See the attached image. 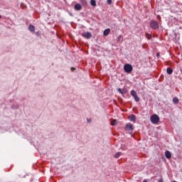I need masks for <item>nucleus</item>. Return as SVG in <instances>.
Wrapping results in <instances>:
<instances>
[{"label":"nucleus","mask_w":182,"mask_h":182,"mask_svg":"<svg viewBox=\"0 0 182 182\" xmlns=\"http://www.w3.org/2000/svg\"><path fill=\"white\" fill-rule=\"evenodd\" d=\"M71 70H75V68H72Z\"/></svg>","instance_id":"nucleus-23"},{"label":"nucleus","mask_w":182,"mask_h":182,"mask_svg":"<svg viewBox=\"0 0 182 182\" xmlns=\"http://www.w3.org/2000/svg\"><path fill=\"white\" fill-rule=\"evenodd\" d=\"M110 33V28H107L104 31V36H107Z\"/></svg>","instance_id":"nucleus-9"},{"label":"nucleus","mask_w":182,"mask_h":182,"mask_svg":"<svg viewBox=\"0 0 182 182\" xmlns=\"http://www.w3.org/2000/svg\"><path fill=\"white\" fill-rule=\"evenodd\" d=\"M74 8L75 11H80L82 9V5H80V4H76Z\"/></svg>","instance_id":"nucleus-7"},{"label":"nucleus","mask_w":182,"mask_h":182,"mask_svg":"<svg viewBox=\"0 0 182 182\" xmlns=\"http://www.w3.org/2000/svg\"><path fill=\"white\" fill-rule=\"evenodd\" d=\"M1 18V16L0 15V18Z\"/></svg>","instance_id":"nucleus-26"},{"label":"nucleus","mask_w":182,"mask_h":182,"mask_svg":"<svg viewBox=\"0 0 182 182\" xmlns=\"http://www.w3.org/2000/svg\"><path fill=\"white\" fill-rule=\"evenodd\" d=\"M111 124L112 126H116V124H117V120L114 119L111 122Z\"/></svg>","instance_id":"nucleus-17"},{"label":"nucleus","mask_w":182,"mask_h":182,"mask_svg":"<svg viewBox=\"0 0 182 182\" xmlns=\"http://www.w3.org/2000/svg\"><path fill=\"white\" fill-rule=\"evenodd\" d=\"M118 92H119V93H120L121 95H123V91H122V89H121V88H119V89H118Z\"/></svg>","instance_id":"nucleus-19"},{"label":"nucleus","mask_w":182,"mask_h":182,"mask_svg":"<svg viewBox=\"0 0 182 182\" xmlns=\"http://www.w3.org/2000/svg\"><path fill=\"white\" fill-rule=\"evenodd\" d=\"M123 41V36L122 35H119L117 38V42H122Z\"/></svg>","instance_id":"nucleus-12"},{"label":"nucleus","mask_w":182,"mask_h":182,"mask_svg":"<svg viewBox=\"0 0 182 182\" xmlns=\"http://www.w3.org/2000/svg\"><path fill=\"white\" fill-rule=\"evenodd\" d=\"M143 182H147V181H146V180H144V181Z\"/></svg>","instance_id":"nucleus-25"},{"label":"nucleus","mask_w":182,"mask_h":182,"mask_svg":"<svg viewBox=\"0 0 182 182\" xmlns=\"http://www.w3.org/2000/svg\"><path fill=\"white\" fill-rule=\"evenodd\" d=\"M124 70L127 73H132V71L133 70V67L130 64H125L124 66Z\"/></svg>","instance_id":"nucleus-3"},{"label":"nucleus","mask_w":182,"mask_h":182,"mask_svg":"<svg viewBox=\"0 0 182 182\" xmlns=\"http://www.w3.org/2000/svg\"><path fill=\"white\" fill-rule=\"evenodd\" d=\"M165 156L166 157V159H171V152H170V151H166Z\"/></svg>","instance_id":"nucleus-8"},{"label":"nucleus","mask_w":182,"mask_h":182,"mask_svg":"<svg viewBox=\"0 0 182 182\" xmlns=\"http://www.w3.org/2000/svg\"><path fill=\"white\" fill-rule=\"evenodd\" d=\"M82 36H83V38H85V39H90V38H92V33L90 32L83 33L82 34Z\"/></svg>","instance_id":"nucleus-5"},{"label":"nucleus","mask_w":182,"mask_h":182,"mask_svg":"<svg viewBox=\"0 0 182 182\" xmlns=\"http://www.w3.org/2000/svg\"><path fill=\"white\" fill-rule=\"evenodd\" d=\"M90 4L92 6H96V0H90Z\"/></svg>","instance_id":"nucleus-16"},{"label":"nucleus","mask_w":182,"mask_h":182,"mask_svg":"<svg viewBox=\"0 0 182 182\" xmlns=\"http://www.w3.org/2000/svg\"><path fill=\"white\" fill-rule=\"evenodd\" d=\"M158 182H163V178H161L158 181Z\"/></svg>","instance_id":"nucleus-21"},{"label":"nucleus","mask_w":182,"mask_h":182,"mask_svg":"<svg viewBox=\"0 0 182 182\" xmlns=\"http://www.w3.org/2000/svg\"><path fill=\"white\" fill-rule=\"evenodd\" d=\"M119 156H122V153L117 152V153H116V154L114 155V157L115 159H119Z\"/></svg>","instance_id":"nucleus-15"},{"label":"nucleus","mask_w":182,"mask_h":182,"mask_svg":"<svg viewBox=\"0 0 182 182\" xmlns=\"http://www.w3.org/2000/svg\"><path fill=\"white\" fill-rule=\"evenodd\" d=\"M129 120L130 122H134L136 120V116L134 114L129 115Z\"/></svg>","instance_id":"nucleus-11"},{"label":"nucleus","mask_w":182,"mask_h":182,"mask_svg":"<svg viewBox=\"0 0 182 182\" xmlns=\"http://www.w3.org/2000/svg\"><path fill=\"white\" fill-rule=\"evenodd\" d=\"M107 4L109 5H112V0H107Z\"/></svg>","instance_id":"nucleus-20"},{"label":"nucleus","mask_w":182,"mask_h":182,"mask_svg":"<svg viewBox=\"0 0 182 182\" xmlns=\"http://www.w3.org/2000/svg\"><path fill=\"white\" fill-rule=\"evenodd\" d=\"M150 28L154 29L155 31L159 29V22L157 21H151L150 23Z\"/></svg>","instance_id":"nucleus-2"},{"label":"nucleus","mask_w":182,"mask_h":182,"mask_svg":"<svg viewBox=\"0 0 182 182\" xmlns=\"http://www.w3.org/2000/svg\"><path fill=\"white\" fill-rule=\"evenodd\" d=\"M156 57H157V58H160V53H156Z\"/></svg>","instance_id":"nucleus-22"},{"label":"nucleus","mask_w":182,"mask_h":182,"mask_svg":"<svg viewBox=\"0 0 182 182\" xmlns=\"http://www.w3.org/2000/svg\"><path fill=\"white\" fill-rule=\"evenodd\" d=\"M87 122H92V119H87Z\"/></svg>","instance_id":"nucleus-24"},{"label":"nucleus","mask_w":182,"mask_h":182,"mask_svg":"<svg viewBox=\"0 0 182 182\" xmlns=\"http://www.w3.org/2000/svg\"><path fill=\"white\" fill-rule=\"evenodd\" d=\"M81 4L84 5V6H86V5H87V1H86V0H81Z\"/></svg>","instance_id":"nucleus-18"},{"label":"nucleus","mask_w":182,"mask_h":182,"mask_svg":"<svg viewBox=\"0 0 182 182\" xmlns=\"http://www.w3.org/2000/svg\"><path fill=\"white\" fill-rule=\"evenodd\" d=\"M28 31H30V32H35V26L33 25H30L28 26Z\"/></svg>","instance_id":"nucleus-10"},{"label":"nucleus","mask_w":182,"mask_h":182,"mask_svg":"<svg viewBox=\"0 0 182 182\" xmlns=\"http://www.w3.org/2000/svg\"><path fill=\"white\" fill-rule=\"evenodd\" d=\"M173 103H175V105H178L179 100L176 97H175L173 99Z\"/></svg>","instance_id":"nucleus-14"},{"label":"nucleus","mask_w":182,"mask_h":182,"mask_svg":"<svg viewBox=\"0 0 182 182\" xmlns=\"http://www.w3.org/2000/svg\"><path fill=\"white\" fill-rule=\"evenodd\" d=\"M134 129V128H133V124H126L125 130H130V132H132Z\"/></svg>","instance_id":"nucleus-6"},{"label":"nucleus","mask_w":182,"mask_h":182,"mask_svg":"<svg viewBox=\"0 0 182 182\" xmlns=\"http://www.w3.org/2000/svg\"><path fill=\"white\" fill-rule=\"evenodd\" d=\"M166 72L168 73V75H171L173 73V68H168L166 69Z\"/></svg>","instance_id":"nucleus-13"},{"label":"nucleus","mask_w":182,"mask_h":182,"mask_svg":"<svg viewBox=\"0 0 182 182\" xmlns=\"http://www.w3.org/2000/svg\"><path fill=\"white\" fill-rule=\"evenodd\" d=\"M131 95L134 97L135 102H140V98L134 90H131Z\"/></svg>","instance_id":"nucleus-4"},{"label":"nucleus","mask_w":182,"mask_h":182,"mask_svg":"<svg viewBox=\"0 0 182 182\" xmlns=\"http://www.w3.org/2000/svg\"><path fill=\"white\" fill-rule=\"evenodd\" d=\"M150 120L151 122L153 123V124H157V123L160 122V117H159V115L157 114H154L151 116Z\"/></svg>","instance_id":"nucleus-1"}]
</instances>
